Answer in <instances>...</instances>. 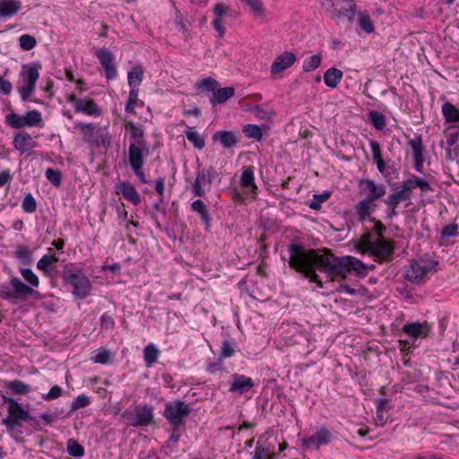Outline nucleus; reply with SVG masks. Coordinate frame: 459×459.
<instances>
[{
  "label": "nucleus",
  "instance_id": "nucleus-1",
  "mask_svg": "<svg viewBox=\"0 0 459 459\" xmlns=\"http://www.w3.org/2000/svg\"><path fill=\"white\" fill-rule=\"evenodd\" d=\"M290 254V266H297L304 268V263L310 264L313 267H316L322 272L329 274L333 278L340 277L341 257H336L328 249L321 250L309 249L305 250L302 245L290 244L288 246Z\"/></svg>",
  "mask_w": 459,
  "mask_h": 459
},
{
  "label": "nucleus",
  "instance_id": "nucleus-2",
  "mask_svg": "<svg viewBox=\"0 0 459 459\" xmlns=\"http://www.w3.org/2000/svg\"><path fill=\"white\" fill-rule=\"evenodd\" d=\"M124 127L130 134V144L128 148V162L134 175L142 183H147L148 180L143 170L144 160L148 157L150 146L144 137V129L141 125H136L133 121H126Z\"/></svg>",
  "mask_w": 459,
  "mask_h": 459
},
{
  "label": "nucleus",
  "instance_id": "nucleus-3",
  "mask_svg": "<svg viewBox=\"0 0 459 459\" xmlns=\"http://www.w3.org/2000/svg\"><path fill=\"white\" fill-rule=\"evenodd\" d=\"M30 296L39 299L40 294L19 278L13 277L9 282L0 284V298L13 304L18 300H25Z\"/></svg>",
  "mask_w": 459,
  "mask_h": 459
},
{
  "label": "nucleus",
  "instance_id": "nucleus-4",
  "mask_svg": "<svg viewBox=\"0 0 459 459\" xmlns=\"http://www.w3.org/2000/svg\"><path fill=\"white\" fill-rule=\"evenodd\" d=\"M63 279L73 288L72 293L76 299H83L91 294V281L82 270L72 269L66 265L63 272Z\"/></svg>",
  "mask_w": 459,
  "mask_h": 459
},
{
  "label": "nucleus",
  "instance_id": "nucleus-5",
  "mask_svg": "<svg viewBox=\"0 0 459 459\" xmlns=\"http://www.w3.org/2000/svg\"><path fill=\"white\" fill-rule=\"evenodd\" d=\"M437 265L438 262L431 259L412 260L405 269V278L412 283L420 284L437 272Z\"/></svg>",
  "mask_w": 459,
  "mask_h": 459
},
{
  "label": "nucleus",
  "instance_id": "nucleus-6",
  "mask_svg": "<svg viewBox=\"0 0 459 459\" xmlns=\"http://www.w3.org/2000/svg\"><path fill=\"white\" fill-rule=\"evenodd\" d=\"M2 399L4 402L8 403V415L2 420V424L4 425L8 430H13L21 427L22 421L34 420V418L30 416L29 411L15 399L6 396L5 394H2Z\"/></svg>",
  "mask_w": 459,
  "mask_h": 459
},
{
  "label": "nucleus",
  "instance_id": "nucleus-7",
  "mask_svg": "<svg viewBox=\"0 0 459 459\" xmlns=\"http://www.w3.org/2000/svg\"><path fill=\"white\" fill-rule=\"evenodd\" d=\"M192 411L189 403L181 400L168 402L165 404L163 416L173 427H181Z\"/></svg>",
  "mask_w": 459,
  "mask_h": 459
},
{
  "label": "nucleus",
  "instance_id": "nucleus-8",
  "mask_svg": "<svg viewBox=\"0 0 459 459\" xmlns=\"http://www.w3.org/2000/svg\"><path fill=\"white\" fill-rule=\"evenodd\" d=\"M121 417L132 427H146L153 421V407L149 404H139L123 411Z\"/></svg>",
  "mask_w": 459,
  "mask_h": 459
},
{
  "label": "nucleus",
  "instance_id": "nucleus-9",
  "mask_svg": "<svg viewBox=\"0 0 459 459\" xmlns=\"http://www.w3.org/2000/svg\"><path fill=\"white\" fill-rule=\"evenodd\" d=\"M362 246L377 262L388 261L393 256L394 247L385 238L372 240L368 233L363 236Z\"/></svg>",
  "mask_w": 459,
  "mask_h": 459
},
{
  "label": "nucleus",
  "instance_id": "nucleus-10",
  "mask_svg": "<svg viewBox=\"0 0 459 459\" xmlns=\"http://www.w3.org/2000/svg\"><path fill=\"white\" fill-rule=\"evenodd\" d=\"M39 68L40 65L38 64H32L30 65L23 66L21 76L26 82L25 86L18 87V92L22 101L27 102L30 100V96L36 90L37 81L39 78Z\"/></svg>",
  "mask_w": 459,
  "mask_h": 459
},
{
  "label": "nucleus",
  "instance_id": "nucleus-11",
  "mask_svg": "<svg viewBox=\"0 0 459 459\" xmlns=\"http://www.w3.org/2000/svg\"><path fill=\"white\" fill-rule=\"evenodd\" d=\"M219 174L213 167L199 169L192 185V193L196 197H203L211 189V184L218 178Z\"/></svg>",
  "mask_w": 459,
  "mask_h": 459
},
{
  "label": "nucleus",
  "instance_id": "nucleus-12",
  "mask_svg": "<svg viewBox=\"0 0 459 459\" xmlns=\"http://www.w3.org/2000/svg\"><path fill=\"white\" fill-rule=\"evenodd\" d=\"M95 56L100 61L107 80L111 81L117 78V69L115 63V55L106 48H97Z\"/></svg>",
  "mask_w": 459,
  "mask_h": 459
},
{
  "label": "nucleus",
  "instance_id": "nucleus-13",
  "mask_svg": "<svg viewBox=\"0 0 459 459\" xmlns=\"http://www.w3.org/2000/svg\"><path fill=\"white\" fill-rule=\"evenodd\" d=\"M359 186L364 193H367V195L364 198L373 202L382 198L386 193V187L385 185L377 184L370 178L359 180Z\"/></svg>",
  "mask_w": 459,
  "mask_h": 459
},
{
  "label": "nucleus",
  "instance_id": "nucleus-14",
  "mask_svg": "<svg viewBox=\"0 0 459 459\" xmlns=\"http://www.w3.org/2000/svg\"><path fill=\"white\" fill-rule=\"evenodd\" d=\"M69 102L74 105V110L78 113H82L88 116L100 117L101 116V109L91 99H79L74 95H71Z\"/></svg>",
  "mask_w": 459,
  "mask_h": 459
},
{
  "label": "nucleus",
  "instance_id": "nucleus-15",
  "mask_svg": "<svg viewBox=\"0 0 459 459\" xmlns=\"http://www.w3.org/2000/svg\"><path fill=\"white\" fill-rule=\"evenodd\" d=\"M332 441V434L326 428H320L315 434L302 439L303 445L310 449H319L320 446Z\"/></svg>",
  "mask_w": 459,
  "mask_h": 459
},
{
  "label": "nucleus",
  "instance_id": "nucleus-16",
  "mask_svg": "<svg viewBox=\"0 0 459 459\" xmlns=\"http://www.w3.org/2000/svg\"><path fill=\"white\" fill-rule=\"evenodd\" d=\"M340 277L342 279L346 278L347 273L355 272L357 274H366V265L358 258L353 256H342L341 257Z\"/></svg>",
  "mask_w": 459,
  "mask_h": 459
},
{
  "label": "nucleus",
  "instance_id": "nucleus-17",
  "mask_svg": "<svg viewBox=\"0 0 459 459\" xmlns=\"http://www.w3.org/2000/svg\"><path fill=\"white\" fill-rule=\"evenodd\" d=\"M336 12V16H347L350 22L354 20L356 4L354 0H325Z\"/></svg>",
  "mask_w": 459,
  "mask_h": 459
},
{
  "label": "nucleus",
  "instance_id": "nucleus-18",
  "mask_svg": "<svg viewBox=\"0 0 459 459\" xmlns=\"http://www.w3.org/2000/svg\"><path fill=\"white\" fill-rule=\"evenodd\" d=\"M296 62V56L290 51H284L278 56L271 65V75L275 77Z\"/></svg>",
  "mask_w": 459,
  "mask_h": 459
},
{
  "label": "nucleus",
  "instance_id": "nucleus-19",
  "mask_svg": "<svg viewBox=\"0 0 459 459\" xmlns=\"http://www.w3.org/2000/svg\"><path fill=\"white\" fill-rule=\"evenodd\" d=\"M255 385L253 379L244 375H232V382L229 389L231 393L243 394L252 389Z\"/></svg>",
  "mask_w": 459,
  "mask_h": 459
},
{
  "label": "nucleus",
  "instance_id": "nucleus-20",
  "mask_svg": "<svg viewBox=\"0 0 459 459\" xmlns=\"http://www.w3.org/2000/svg\"><path fill=\"white\" fill-rule=\"evenodd\" d=\"M116 192L135 205L141 203L140 194L129 181H119L116 185Z\"/></svg>",
  "mask_w": 459,
  "mask_h": 459
},
{
  "label": "nucleus",
  "instance_id": "nucleus-21",
  "mask_svg": "<svg viewBox=\"0 0 459 459\" xmlns=\"http://www.w3.org/2000/svg\"><path fill=\"white\" fill-rule=\"evenodd\" d=\"M377 204L375 202L363 198L358 202L354 210L358 217V221L364 222L368 218H371V214L376 211Z\"/></svg>",
  "mask_w": 459,
  "mask_h": 459
},
{
  "label": "nucleus",
  "instance_id": "nucleus-22",
  "mask_svg": "<svg viewBox=\"0 0 459 459\" xmlns=\"http://www.w3.org/2000/svg\"><path fill=\"white\" fill-rule=\"evenodd\" d=\"M409 145L412 150L413 152V159H414V168L416 171L422 172L423 169V163H424V158H423V145L421 137H416L414 139H411L409 141Z\"/></svg>",
  "mask_w": 459,
  "mask_h": 459
},
{
  "label": "nucleus",
  "instance_id": "nucleus-23",
  "mask_svg": "<svg viewBox=\"0 0 459 459\" xmlns=\"http://www.w3.org/2000/svg\"><path fill=\"white\" fill-rule=\"evenodd\" d=\"M401 201H404L401 195L396 193L389 194L385 198L383 199V203L386 205L385 218L392 221L398 215V206Z\"/></svg>",
  "mask_w": 459,
  "mask_h": 459
},
{
  "label": "nucleus",
  "instance_id": "nucleus-24",
  "mask_svg": "<svg viewBox=\"0 0 459 459\" xmlns=\"http://www.w3.org/2000/svg\"><path fill=\"white\" fill-rule=\"evenodd\" d=\"M239 183L243 188L247 189V193L256 194L257 186L255 183V169L253 166H247L244 169Z\"/></svg>",
  "mask_w": 459,
  "mask_h": 459
},
{
  "label": "nucleus",
  "instance_id": "nucleus-25",
  "mask_svg": "<svg viewBox=\"0 0 459 459\" xmlns=\"http://www.w3.org/2000/svg\"><path fill=\"white\" fill-rule=\"evenodd\" d=\"M13 147L21 154L25 153L34 147L31 136L28 133L19 132L13 137Z\"/></svg>",
  "mask_w": 459,
  "mask_h": 459
},
{
  "label": "nucleus",
  "instance_id": "nucleus-26",
  "mask_svg": "<svg viewBox=\"0 0 459 459\" xmlns=\"http://www.w3.org/2000/svg\"><path fill=\"white\" fill-rule=\"evenodd\" d=\"M403 331L410 337L417 339L419 337L426 336L428 332L429 331V327L426 323L421 324L416 322L404 325L403 327Z\"/></svg>",
  "mask_w": 459,
  "mask_h": 459
},
{
  "label": "nucleus",
  "instance_id": "nucleus-27",
  "mask_svg": "<svg viewBox=\"0 0 459 459\" xmlns=\"http://www.w3.org/2000/svg\"><path fill=\"white\" fill-rule=\"evenodd\" d=\"M76 127L80 129L82 140L89 145L92 146L93 143H96L95 135L100 128L94 124L80 122Z\"/></svg>",
  "mask_w": 459,
  "mask_h": 459
},
{
  "label": "nucleus",
  "instance_id": "nucleus-28",
  "mask_svg": "<svg viewBox=\"0 0 459 459\" xmlns=\"http://www.w3.org/2000/svg\"><path fill=\"white\" fill-rule=\"evenodd\" d=\"M22 8L18 0H0V17L8 18L16 14Z\"/></svg>",
  "mask_w": 459,
  "mask_h": 459
},
{
  "label": "nucleus",
  "instance_id": "nucleus-29",
  "mask_svg": "<svg viewBox=\"0 0 459 459\" xmlns=\"http://www.w3.org/2000/svg\"><path fill=\"white\" fill-rule=\"evenodd\" d=\"M59 260L58 256L52 253V249H48V254L43 255L37 263V268L46 274H49L53 270L54 265Z\"/></svg>",
  "mask_w": 459,
  "mask_h": 459
},
{
  "label": "nucleus",
  "instance_id": "nucleus-30",
  "mask_svg": "<svg viewBox=\"0 0 459 459\" xmlns=\"http://www.w3.org/2000/svg\"><path fill=\"white\" fill-rule=\"evenodd\" d=\"M342 72L335 67L327 69L324 74V82L329 88H335L342 78Z\"/></svg>",
  "mask_w": 459,
  "mask_h": 459
},
{
  "label": "nucleus",
  "instance_id": "nucleus-31",
  "mask_svg": "<svg viewBox=\"0 0 459 459\" xmlns=\"http://www.w3.org/2000/svg\"><path fill=\"white\" fill-rule=\"evenodd\" d=\"M214 141H219L224 148H231L237 143L234 133L230 131H218L213 135Z\"/></svg>",
  "mask_w": 459,
  "mask_h": 459
},
{
  "label": "nucleus",
  "instance_id": "nucleus-32",
  "mask_svg": "<svg viewBox=\"0 0 459 459\" xmlns=\"http://www.w3.org/2000/svg\"><path fill=\"white\" fill-rule=\"evenodd\" d=\"M235 93L233 87H225L213 92L210 101L212 105L221 104L231 98Z\"/></svg>",
  "mask_w": 459,
  "mask_h": 459
},
{
  "label": "nucleus",
  "instance_id": "nucleus-33",
  "mask_svg": "<svg viewBox=\"0 0 459 459\" xmlns=\"http://www.w3.org/2000/svg\"><path fill=\"white\" fill-rule=\"evenodd\" d=\"M6 387L11 390L13 394L25 395L30 393L31 386L21 380L14 379L6 382Z\"/></svg>",
  "mask_w": 459,
  "mask_h": 459
},
{
  "label": "nucleus",
  "instance_id": "nucleus-34",
  "mask_svg": "<svg viewBox=\"0 0 459 459\" xmlns=\"http://www.w3.org/2000/svg\"><path fill=\"white\" fill-rule=\"evenodd\" d=\"M297 272L303 273L305 277L309 278L311 281L316 282L319 288H323V282L319 279V276L316 274L315 271V267H313L310 264L304 263V268H298L297 266H290Z\"/></svg>",
  "mask_w": 459,
  "mask_h": 459
},
{
  "label": "nucleus",
  "instance_id": "nucleus-35",
  "mask_svg": "<svg viewBox=\"0 0 459 459\" xmlns=\"http://www.w3.org/2000/svg\"><path fill=\"white\" fill-rule=\"evenodd\" d=\"M442 114L447 123L459 122V109L449 102L442 105Z\"/></svg>",
  "mask_w": 459,
  "mask_h": 459
},
{
  "label": "nucleus",
  "instance_id": "nucleus-36",
  "mask_svg": "<svg viewBox=\"0 0 459 459\" xmlns=\"http://www.w3.org/2000/svg\"><path fill=\"white\" fill-rule=\"evenodd\" d=\"M111 139L112 137L107 130L100 128L95 135L96 143H93L92 147H102L107 150L111 144Z\"/></svg>",
  "mask_w": 459,
  "mask_h": 459
},
{
  "label": "nucleus",
  "instance_id": "nucleus-37",
  "mask_svg": "<svg viewBox=\"0 0 459 459\" xmlns=\"http://www.w3.org/2000/svg\"><path fill=\"white\" fill-rule=\"evenodd\" d=\"M322 62V55L320 53L307 56L303 61L302 69L305 73H309L318 68Z\"/></svg>",
  "mask_w": 459,
  "mask_h": 459
},
{
  "label": "nucleus",
  "instance_id": "nucleus-38",
  "mask_svg": "<svg viewBox=\"0 0 459 459\" xmlns=\"http://www.w3.org/2000/svg\"><path fill=\"white\" fill-rule=\"evenodd\" d=\"M415 189L413 176L402 182L401 188L394 193L401 195L403 200H411V191Z\"/></svg>",
  "mask_w": 459,
  "mask_h": 459
},
{
  "label": "nucleus",
  "instance_id": "nucleus-39",
  "mask_svg": "<svg viewBox=\"0 0 459 459\" xmlns=\"http://www.w3.org/2000/svg\"><path fill=\"white\" fill-rule=\"evenodd\" d=\"M244 2L256 18L263 19L265 16V10L261 0H241Z\"/></svg>",
  "mask_w": 459,
  "mask_h": 459
},
{
  "label": "nucleus",
  "instance_id": "nucleus-40",
  "mask_svg": "<svg viewBox=\"0 0 459 459\" xmlns=\"http://www.w3.org/2000/svg\"><path fill=\"white\" fill-rule=\"evenodd\" d=\"M191 209L199 213L201 220L208 225L210 222V216L206 205L201 199H197L191 204Z\"/></svg>",
  "mask_w": 459,
  "mask_h": 459
},
{
  "label": "nucleus",
  "instance_id": "nucleus-41",
  "mask_svg": "<svg viewBox=\"0 0 459 459\" xmlns=\"http://www.w3.org/2000/svg\"><path fill=\"white\" fill-rule=\"evenodd\" d=\"M185 135L196 149L202 150L204 147V139L192 127L187 126V130L185 131Z\"/></svg>",
  "mask_w": 459,
  "mask_h": 459
},
{
  "label": "nucleus",
  "instance_id": "nucleus-42",
  "mask_svg": "<svg viewBox=\"0 0 459 459\" xmlns=\"http://www.w3.org/2000/svg\"><path fill=\"white\" fill-rule=\"evenodd\" d=\"M143 73L141 67H134L127 74L129 87L138 89L143 81Z\"/></svg>",
  "mask_w": 459,
  "mask_h": 459
},
{
  "label": "nucleus",
  "instance_id": "nucleus-43",
  "mask_svg": "<svg viewBox=\"0 0 459 459\" xmlns=\"http://www.w3.org/2000/svg\"><path fill=\"white\" fill-rule=\"evenodd\" d=\"M358 23L359 28L368 34L374 31V24L367 13L360 12L358 13Z\"/></svg>",
  "mask_w": 459,
  "mask_h": 459
},
{
  "label": "nucleus",
  "instance_id": "nucleus-44",
  "mask_svg": "<svg viewBox=\"0 0 459 459\" xmlns=\"http://www.w3.org/2000/svg\"><path fill=\"white\" fill-rule=\"evenodd\" d=\"M159 353V350L153 344H149L144 348L143 359L147 367H151L157 361Z\"/></svg>",
  "mask_w": 459,
  "mask_h": 459
},
{
  "label": "nucleus",
  "instance_id": "nucleus-45",
  "mask_svg": "<svg viewBox=\"0 0 459 459\" xmlns=\"http://www.w3.org/2000/svg\"><path fill=\"white\" fill-rule=\"evenodd\" d=\"M143 105V102L138 100V89L130 88L128 100L125 108V110L127 113L134 114L135 113V107L138 104Z\"/></svg>",
  "mask_w": 459,
  "mask_h": 459
},
{
  "label": "nucleus",
  "instance_id": "nucleus-46",
  "mask_svg": "<svg viewBox=\"0 0 459 459\" xmlns=\"http://www.w3.org/2000/svg\"><path fill=\"white\" fill-rule=\"evenodd\" d=\"M66 451L69 455L74 457L79 458L84 455L83 446L74 438H69L67 440Z\"/></svg>",
  "mask_w": 459,
  "mask_h": 459
},
{
  "label": "nucleus",
  "instance_id": "nucleus-47",
  "mask_svg": "<svg viewBox=\"0 0 459 459\" xmlns=\"http://www.w3.org/2000/svg\"><path fill=\"white\" fill-rule=\"evenodd\" d=\"M6 123L13 128H22L26 126L25 115L21 116L15 113H10L5 117Z\"/></svg>",
  "mask_w": 459,
  "mask_h": 459
},
{
  "label": "nucleus",
  "instance_id": "nucleus-48",
  "mask_svg": "<svg viewBox=\"0 0 459 459\" xmlns=\"http://www.w3.org/2000/svg\"><path fill=\"white\" fill-rule=\"evenodd\" d=\"M368 118L370 123L375 126L377 130H383L385 126V117L376 110H372L368 113Z\"/></svg>",
  "mask_w": 459,
  "mask_h": 459
},
{
  "label": "nucleus",
  "instance_id": "nucleus-49",
  "mask_svg": "<svg viewBox=\"0 0 459 459\" xmlns=\"http://www.w3.org/2000/svg\"><path fill=\"white\" fill-rule=\"evenodd\" d=\"M235 353L233 342L230 340H224L221 347L219 361L221 362L223 359L233 357Z\"/></svg>",
  "mask_w": 459,
  "mask_h": 459
},
{
  "label": "nucleus",
  "instance_id": "nucleus-50",
  "mask_svg": "<svg viewBox=\"0 0 459 459\" xmlns=\"http://www.w3.org/2000/svg\"><path fill=\"white\" fill-rule=\"evenodd\" d=\"M243 132L247 137L260 140L263 136L261 128L256 125H246L243 127Z\"/></svg>",
  "mask_w": 459,
  "mask_h": 459
},
{
  "label": "nucleus",
  "instance_id": "nucleus-51",
  "mask_svg": "<svg viewBox=\"0 0 459 459\" xmlns=\"http://www.w3.org/2000/svg\"><path fill=\"white\" fill-rule=\"evenodd\" d=\"M37 44L36 39L29 34H23L19 38V45L22 50H31Z\"/></svg>",
  "mask_w": 459,
  "mask_h": 459
},
{
  "label": "nucleus",
  "instance_id": "nucleus-52",
  "mask_svg": "<svg viewBox=\"0 0 459 459\" xmlns=\"http://www.w3.org/2000/svg\"><path fill=\"white\" fill-rule=\"evenodd\" d=\"M20 273L23 279L31 286L30 288L38 287L39 285V280L31 269L22 268Z\"/></svg>",
  "mask_w": 459,
  "mask_h": 459
},
{
  "label": "nucleus",
  "instance_id": "nucleus-53",
  "mask_svg": "<svg viewBox=\"0 0 459 459\" xmlns=\"http://www.w3.org/2000/svg\"><path fill=\"white\" fill-rule=\"evenodd\" d=\"M112 353L108 351L107 349L100 348L98 349L95 352V356L91 358V359L95 363L99 364H106L108 362V360L111 359Z\"/></svg>",
  "mask_w": 459,
  "mask_h": 459
},
{
  "label": "nucleus",
  "instance_id": "nucleus-54",
  "mask_svg": "<svg viewBox=\"0 0 459 459\" xmlns=\"http://www.w3.org/2000/svg\"><path fill=\"white\" fill-rule=\"evenodd\" d=\"M46 178L48 180L55 186H59L61 185L62 180V173L59 169H54L51 168H48L46 170Z\"/></svg>",
  "mask_w": 459,
  "mask_h": 459
},
{
  "label": "nucleus",
  "instance_id": "nucleus-55",
  "mask_svg": "<svg viewBox=\"0 0 459 459\" xmlns=\"http://www.w3.org/2000/svg\"><path fill=\"white\" fill-rule=\"evenodd\" d=\"M314 199L309 203L308 206L310 209L318 211L322 207V204L330 197L329 192H324L321 195H314Z\"/></svg>",
  "mask_w": 459,
  "mask_h": 459
},
{
  "label": "nucleus",
  "instance_id": "nucleus-56",
  "mask_svg": "<svg viewBox=\"0 0 459 459\" xmlns=\"http://www.w3.org/2000/svg\"><path fill=\"white\" fill-rule=\"evenodd\" d=\"M25 119L27 126H37L42 121L41 113L36 109L28 111L25 114Z\"/></svg>",
  "mask_w": 459,
  "mask_h": 459
},
{
  "label": "nucleus",
  "instance_id": "nucleus-57",
  "mask_svg": "<svg viewBox=\"0 0 459 459\" xmlns=\"http://www.w3.org/2000/svg\"><path fill=\"white\" fill-rule=\"evenodd\" d=\"M22 210L28 213H31L36 211L37 203L31 194H28L27 195H25L22 203Z\"/></svg>",
  "mask_w": 459,
  "mask_h": 459
},
{
  "label": "nucleus",
  "instance_id": "nucleus-58",
  "mask_svg": "<svg viewBox=\"0 0 459 459\" xmlns=\"http://www.w3.org/2000/svg\"><path fill=\"white\" fill-rule=\"evenodd\" d=\"M90 398L85 394L78 395L72 403L71 410L76 411L81 408H84L90 404Z\"/></svg>",
  "mask_w": 459,
  "mask_h": 459
},
{
  "label": "nucleus",
  "instance_id": "nucleus-59",
  "mask_svg": "<svg viewBox=\"0 0 459 459\" xmlns=\"http://www.w3.org/2000/svg\"><path fill=\"white\" fill-rule=\"evenodd\" d=\"M179 428L180 427H173L172 433H171L169 440L167 441L166 447L168 449H169L170 451L174 450L178 440L180 439L181 434L179 431Z\"/></svg>",
  "mask_w": 459,
  "mask_h": 459
},
{
  "label": "nucleus",
  "instance_id": "nucleus-60",
  "mask_svg": "<svg viewBox=\"0 0 459 459\" xmlns=\"http://www.w3.org/2000/svg\"><path fill=\"white\" fill-rule=\"evenodd\" d=\"M63 394V390L59 385L53 386L48 393L42 394V399L51 401L59 398Z\"/></svg>",
  "mask_w": 459,
  "mask_h": 459
},
{
  "label": "nucleus",
  "instance_id": "nucleus-61",
  "mask_svg": "<svg viewBox=\"0 0 459 459\" xmlns=\"http://www.w3.org/2000/svg\"><path fill=\"white\" fill-rule=\"evenodd\" d=\"M252 113L261 118V119H264V120H269L272 116H273V112L264 108L263 107L261 106H255L253 108H252Z\"/></svg>",
  "mask_w": 459,
  "mask_h": 459
},
{
  "label": "nucleus",
  "instance_id": "nucleus-62",
  "mask_svg": "<svg viewBox=\"0 0 459 459\" xmlns=\"http://www.w3.org/2000/svg\"><path fill=\"white\" fill-rule=\"evenodd\" d=\"M199 86H200V88H202L205 91L214 92L218 86V82L215 79H213L212 77H207L201 82Z\"/></svg>",
  "mask_w": 459,
  "mask_h": 459
},
{
  "label": "nucleus",
  "instance_id": "nucleus-63",
  "mask_svg": "<svg viewBox=\"0 0 459 459\" xmlns=\"http://www.w3.org/2000/svg\"><path fill=\"white\" fill-rule=\"evenodd\" d=\"M273 455L270 453V450L265 447L257 446L255 448V455L253 459H273Z\"/></svg>",
  "mask_w": 459,
  "mask_h": 459
},
{
  "label": "nucleus",
  "instance_id": "nucleus-64",
  "mask_svg": "<svg viewBox=\"0 0 459 459\" xmlns=\"http://www.w3.org/2000/svg\"><path fill=\"white\" fill-rule=\"evenodd\" d=\"M100 326L101 329L104 330L113 329L115 326V321L111 316H109L108 313H104L100 318Z\"/></svg>",
  "mask_w": 459,
  "mask_h": 459
}]
</instances>
